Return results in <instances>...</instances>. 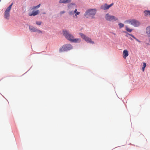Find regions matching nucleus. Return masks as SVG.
I'll list each match as a JSON object with an SVG mask.
<instances>
[{"label": "nucleus", "instance_id": "obj_22", "mask_svg": "<svg viewBox=\"0 0 150 150\" xmlns=\"http://www.w3.org/2000/svg\"><path fill=\"white\" fill-rule=\"evenodd\" d=\"M42 22L41 21H36V24L38 25H41Z\"/></svg>", "mask_w": 150, "mask_h": 150}, {"label": "nucleus", "instance_id": "obj_8", "mask_svg": "<svg viewBox=\"0 0 150 150\" xmlns=\"http://www.w3.org/2000/svg\"><path fill=\"white\" fill-rule=\"evenodd\" d=\"M114 4L113 3H112L110 5H108L107 4H105L101 6L100 8L103 10H106L109 9V8L111 7Z\"/></svg>", "mask_w": 150, "mask_h": 150}, {"label": "nucleus", "instance_id": "obj_13", "mask_svg": "<svg viewBox=\"0 0 150 150\" xmlns=\"http://www.w3.org/2000/svg\"><path fill=\"white\" fill-rule=\"evenodd\" d=\"M81 39L79 38H75L74 37L71 41V42L75 43H79L81 42Z\"/></svg>", "mask_w": 150, "mask_h": 150}, {"label": "nucleus", "instance_id": "obj_19", "mask_svg": "<svg viewBox=\"0 0 150 150\" xmlns=\"http://www.w3.org/2000/svg\"><path fill=\"white\" fill-rule=\"evenodd\" d=\"M69 15L71 16L74 14V12L73 11H70L69 12Z\"/></svg>", "mask_w": 150, "mask_h": 150}, {"label": "nucleus", "instance_id": "obj_18", "mask_svg": "<svg viewBox=\"0 0 150 150\" xmlns=\"http://www.w3.org/2000/svg\"><path fill=\"white\" fill-rule=\"evenodd\" d=\"M120 28H121L124 26V24L122 23H120L118 24Z\"/></svg>", "mask_w": 150, "mask_h": 150}, {"label": "nucleus", "instance_id": "obj_25", "mask_svg": "<svg viewBox=\"0 0 150 150\" xmlns=\"http://www.w3.org/2000/svg\"><path fill=\"white\" fill-rule=\"evenodd\" d=\"M37 32H38V33H42V32L40 30H38V29H37Z\"/></svg>", "mask_w": 150, "mask_h": 150}, {"label": "nucleus", "instance_id": "obj_26", "mask_svg": "<svg viewBox=\"0 0 150 150\" xmlns=\"http://www.w3.org/2000/svg\"><path fill=\"white\" fill-rule=\"evenodd\" d=\"M146 66H144L143 67H142V71H144V69H145V67H146Z\"/></svg>", "mask_w": 150, "mask_h": 150}, {"label": "nucleus", "instance_id": "obj_1", "mask_svg": "<svg viewBox=\"0 0 150 150\" xmlns=\"http://www.w3.org/2000/svg\"><path fill=\"white\" fill-rule=\"evenodd\" d=\"M96 11L95 8L89 9L86 11L84 16L87 18L90 17H91L92 18H95L94 16L96 13Z\"/></svg>", "mask_w": 150, "mask_h": 150}, {"label": "nucleus", "instance_id": "obj_15", "mask_svg": "<svg viewBox=\"0 0 150 150\" xmlns=\"http://www.w3.org/2000/svg\"><path fill=\"white\" fill-rule=\"evenodd\" d=\"M144 15L146 16H150V11H144Z\"/></svg>", "mask_w": 150, "mask_h": 150}, {"label": "nucleus", "instance_id": "obj_11", "mask_svg": "<svg viewBox=\"0 0 150 150\" xmlns=\"http://www.w3.org/2000/svg\"><path fill=\"white\" fill-rule=\"evenodd\" d=\"M146 32L148 37H150V26L147 27L146 29ZM149 41L150 42V38L149 39Z\"/></svg>", "mask_w": 150, "mask_h": 150}, {"label": "nucleus", "instance_id": "obj_4", "mask_svg": "<svg viewBox=\"0 0 150 150\" xmlns=\"http://www.w3.org/2000/svg\"><path fill=\"white\" fill-rule=\"evenodd\" d=\"M63 33L64 35L65 38L67 40L71 42L74 38V36L71 34L69 33L68 31L65 30H63Z\"/></svg>", "mask_w": 150, "mask_h": 150}, {"label": "nucleus", "instance_id": "obj_17", "mask_svg": "<svg viewBox=\"0 0 150 150\" xmlns=\"http://www.w3.org/2000/svg\"><path fill=\"white\" fill-rule=\"evenodd\" d=\"M125 30L129 33L131 32L132 30V29L129 28L127 26H125Z\"/></svg>", "mask_w": 150, "mask_h": 150}, {"label": "nucleus", "instance_id": "obj_3", "mask_svg": "<svg viewBox=\"0 0 150 150\" xmlns=\"http://www.w3.org/2000/svg\"><path fill=\"white\" fill-rule=\"evenodd\" d=\"M72 49V45L70 44H66L62 46L59 49V52L69 50Z\"/></svg>", "mask_w": 150, "mask_h": 150}, {"label": "nucleus", "instance_id": "obj_21", "mask_svg": "<svg viewBox=\"0 0 150 150\" xmlns=\"http://www.w3.org/2000/svg\"><path fill=\"white\" fill-rule=\"evenodd\" d=\"M40 6V4H39L36 6H34L33 7V9H35L36 8H38Z\"/></svg>", "mask_w": 150, "mask_h": 150}, {"label": "nucleus", "instance_id": "obj_16", "mask_svg": "<svg viewBox=\"0 0 150 150\" xmlns=\"http://www.w3.org/2000/svg\"><path fill=\"white\" fill-rule=\"evenodd\" d=\"M128 34L129 35L132 36L133 38L134 39H135L139 43H140L141 42V41H139L138 39L136 38L133 35L129 33H128Z\"/></svg>", "mask_w": 150, "mask_h": 150}, {"label": "nucleus", "instance_id": "obj_27", "mask_svg": "<svg viewBox=\"0 0 150 150\" xmlns=\"http://www.w3.org/2000/svg\"><path fill=\"white\" fill-rule=\"evenodd\" d=\"M77 11V10L76 9H75L74 11V13H76Z\"/></svg>", "mask_w": 150, "mask_h": 150}, {"label": "nucleus", "instance_id": "obj_10", "mask_svg": "<svg viewBox=\"0 0 150 150\" xmlns=\"http://www.w3.org/2000/svg\"><path fill=\"white\" fill-rule=\"evenodd\" d=\"M123 58L125 59L129 55L128 52L127 50H125L123 51Z\"/></svg>", "mask_w": 150, "mask_h": 150}, {"label": "nucleus", "instance_id": "obj_24", "mask_svg": "<svg viewBox=\"0 0 150 150\" xmlns=\"http://www.w3.org/2000/svg\"><path fill=\"white\" fill-rule=\"evenodd\" d=\"M65 12V11H60V14L62 15V14H63Z\"/></svg>", "mask_w": 150, "mask_h": 150}, {"label": "nucleus", "instance_id": "obj_23", "mask_svg": "<svg viewBox=\"0 0 150 150\" xmlns=\"http://www.w3.org/2000/svg\"><path fill=\"white\" fill-rule=\"evenodd\" d=\"M75 13V16H76V18L77 15H79L80 13L79 12H77L76 13Z\"/></svg>", "mask_w": 150, "mask_h": 150}, {"label": "nucleus", "instance_id": "obj_28", "mask_svg": "<svg viewBox=\"0 0 150 150\" xmlns=\"http://www.w3.org/2000/svg\"><path fill=\"white\" fill-rule=\"evenodd\" d=\"M143 66H146V63L145 62L143 63Z\"/></svg>", "mask_w": 150, "mask_h": 150}, {"label": "nucleus", "instance_id": "obj_7", "mask_svg": "<svg viewBox=\"0 0 150 150\" xmlns=\"http://www.w3.org/2000/svg\"><path fill=\"white\" fill-rule=\"evenodd\" d=\"M79 35L81 36V38L85 40L87 42L90 43L92 44H94V42L92 41L91 39L88 37H87L86 35L83 34L82 33H79Z\"/></svg>", "mask_w": 150, "mask_h": 150}, {"label": "nucleus", "instance_id": "obj_6", "mask_svg": "<svg viewBox=\"0 0 150 150\" xmlns=\"http://www.w3.org/2000/svg\"><path fill=\"white\" fill-rule=\"evenodd\" d=\"M105 18L107 21H114L118 20L117 18L114 16L110 15L108 13L105 15Z\"/></svg>", "mask_w": 150, "mask_h": 150}, {"label": "nucleus", "instance_id": "obj_5", "mask_svg": "<svg viewBox=\"0 0 150 150\" xmlns=\"http://www.w3.org/2000/svg\"><path fill=\"white\" fill-rule=\"evenodd\" d=\"M13 4V3H11V4L7 8L4 12V18L7 19H8L9 18L10 12Z\"/></svg>", "mask_w": 150, "mask_h": 150}, {"label": "nucleus", "instance_id": "obj_14", "mask_svg": "<svg viewBox=\"0 0 150 150\" xmlns=\"http://www.w3.org/2000/svg\"><path fill=\"white\" fill-rule=\"evenodd\" d=\"M29 29L31 32H34L37 31V29L33 26H30Z\"/></svg>", "mask_w": 150, "mask_h": 150}, {"label": "nucleus", "instance_id": "obj_2", "mask_svg": "<svg viewBox=\"0 0 150 150\" xmlns=\"http://www.w3.org/2000/svg\"><path fill=\"white\" fill-rule=\"evenodd\" d=\"M125 23L129 24L135 27H138L140 25V22L135 19H129L125 21Z\"/></svg>", "mask_w": 150, "mask_h": 150}, {"label": "nucleus", "instance_id": "obj_9", "mask_svg": "<svg viewBox=\"0 0 150 150\" xmlns=\"http://www.w3.org/2000/svg\"><path fill=\"white\" fill-rule=\"evenodd\" d=\"M40 12V11L39 10H37L36 11H33L32 12H29L28 13V15L30 16H35L36 15H38L39 14Z\"/></svg>", "mask_w": 150, "mask_h": 150}, {"label": "nucleus", "instance_id": "obj_12", "mask_svg": "<svg viewBox=\"0 0 150 150\" xmlns=\"http://www.w3.org/2000/svg\"><path fill=\"white\" fill-rule=\"evenodd\" d=\"M71 0H60L59 3H60L66 4L70 2Z\"/></svg>", "mask_w": 150, "mask_h": 150}, {"label": "nucleus", "instance_id": "obj_29", "mask_svg": "<svg viewBox=\"0 0 150 150\" xmlns=\"http://www.w3.org/2000/svg\"><path fill=\"white\" fill-rule=\"evenodd\" d=\"M130 39L131 40H132V38H130Z\"/></svg>", "mask_w": 150, "mask_h": 150}, {"label": "nucleus", "instance_id": "obj_30", "mask_svg": "<svg viewBox=\"0 0 150 150\" xmlns=\"http://www.w3.org/2000/svg\"><path fill=\"white\" fill-rule=\"evenodd\" d=\"M1 0H0V1H1Z\"/></svg>", "mask_w": 150, "mask_h": 150}, {"label": "nucleus", "instance_id": "obj_20", "mask_svg": "<svg viewBox=\"0 0 150 150\" xmlns=\"http://www.w3.org/2000/svg\"><path fill=\"white\" fill-rule=\"evenodd\" d=\"M73 5H75V4L74 3H71L69 5V6H68V8H70L71 6Z\"/></svg>", "mask_w": 150, "mask_h": 150}]
</instances>
